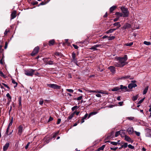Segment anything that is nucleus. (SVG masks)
<instances>
[{"label": "nucleus", "instance_id": "1", "mask_svg": "<svg viewBox=\"0 0 151 151\" xmlns=\"http://www.w3.org/2000/svg\"><path fill=\"white\" fill-rule=\"evenodd\" d=\"M127 55H124V57L119 58H118V62L116 63V66L118 67H122L126 65L127 63L126 61L127 60Z\"/></svg>", "mask_w": 151, "mask_h": 151}, {"label": "nucleus", "instance_id": "2", "mask_svg": "<svg viewBox=\"0 0 151 151\" xmlns=\"http://www.w3.org/2000/svg\"><path fill=\"white\" fill-rule=\"evenodd\" d=\"M120 9L122 11V13L123 14V17H127L129 16V12L127 8L122 7H121Z\"/></svg>", "mask_w": 151, "mask_h": 151}, {"label": "nucleus", "instance_id": "3", "mask_svg": "<svg viewBox=\"0 0 151 151\" xmlns=\"http://www.w3.org/2000/svg\"><path fill=\"white\" fill-rule=\"evenodd\" d=\"M35 71V70L32 69H30L28 70H25L24 74L27 76H32Z\"/></svg>", "mask_w": 151, "mask_h": 151}, {"label": "nucleus", "instance_id": "4", "mask_svg": "<svg viewBox=\"0 0 151 151\" xmlns=\"http://www.w3.org/2000/svg\"><path fill=\"white\" fill-rule=\"evenodd\" d=\"M47 85L49 87L54 89H60L61 88L60 86L55 84H47Z\"/></svg>", "mask_w": 151, "mask_h": 151}, {"label": "nucleus", "instance_id": "5", "mask_svg": "<svg viewBox=\"0 0 151 151\" xmlns=\"http://www.w3.org/2000/svg\"><path fill=\"white\" fill-rule=\"evenodd\" d=\"M39 50V47L38 46L36 47L34 49L32 52L31 54L32 56H34L37 54Z\"/></svg>", "mask_w": 151, "mask_h": 151}, {"label": "nucleus", "instance_id": "6", "mask_svg": "<svg viewBox=\"0 0 151 151\" xmlns=\"http://www.w3.org/2000/svg\"><path fill=\"white\" fill-rule=\"evenodd\" d=\"M23 127L22 125L19 126L18 128V134L19 135H20L23 131Z\"/></svg>", "mask_w": 151, "mask_h": 151}, {"label": "nucleus", "instance_id": "7", "mask_svg": "<svg viewBox=\"0 0 151 151\" xmlns=\"http://www.w3.org/2000/svg\"><path fill=\"white\" fill-rule=\"evenodd\" d=\"M124 139L126 141L130 142L132 143L133 141L129 136L126 135L124 137Z\"/></svg>", "mask_w": 151, "mask_h": 151}, {"label": "nucleus", "instance_id": "8", "mask_svg": "<svg viewBox=\"0 0 151 151\" xmlns=\"http://www.w3.org/2000/svg\"><path fill=\"white\" fill-rule=\"evenodd\" d=\"M72 61L74 63H77V60L76 58V54L74 52H73L72 53Z\"/></svg>", "mask_w": 151, "mask_h": 151}, {"label": "nucleus", "instance_id": "9", "mask_svg": "<svg viewBox=\"0 0 151 151\" xmlns=\"http://www.w3.org/2000/svg\"><path fill=\"white\" fill-rule=\"evenodd\" d=\"M114 132H112L109 134L107 136L106 139H110L113 138L114 137Z\"/></svg>", "mask_w": 151, "mask_h": 151}, {"label": "nucleus", "instance_id": "10", "mask_svg": "<svg viewBox=\"0 0 151 151\" xmlns=\"http://www.w3.org/2000/svg\"><path fill=\"white\" fill-rule=\"evenodd\" d=\"M127 132L129 134H132L134 132V131L133 128L132 127H129L127 130Z\"/></svg>", "mask_w": 151, "mask_h": 151}, {"label": "nucleus", "instance_id": "11", "mask_svg": "<svg viewBox=\"0 0 151 151\" xmlns=\"http://www.w3.org/2000/svg\"><path fill=\"white\" fill-rule=\"evenodd\" d=\"M146 137H150L151 136V130L150 129H147L146 130V133L145 134Z\"/></svg>", "mask_w": 151, "mask_h": 151}, {"label": "nucleus", "instance_id": "12", "mask_svg": "<svg viewBox=\"0 0 151 151\" xmlns=\"http://www.w3.org/2000/svg\"><path fill=\"white\" fill-rule=\"evenodd\" d=\"M137 86V85L136 84L133 83L129 84L128 86V87L129 88L131 89H132L133 87H135Z\"/></svg>", "mask_w": 151, "mask_h": 151}, {"label": "nucleus", "instance_id": "13", "mask_svg": "<svg viewBox=\"0 0 151 151\" xmlns=\"http://www.w3.org/2000/svg\"><path fill=\"white\" fill-rule=\"evenodd\" d=\"M17 12L16 11H14L11 14V19H13L15 18L16 16Z\"/></svg>", "mask_w": 151, "mask_h": 151}, {"label": "nucleus", "instance_id": "14", "mask_svg": "<svg viewBox=\"0 0 151 151\" xmlns=\"http://www.w3.org/2000/svg\"><path fill=\"white\" fill-rule=\"evenodd\" d=\"M120 89L122 90L124 92H125L128 91V89L127 87L126 86H124L122 85H120Z\"/></svg>", "mask_w": 151, "mask_h": 151}, {"label": "nucleus", "instance_id": "15", "mask_svg": "<svg viewBox=\"0 0 151 151\" xmlns=\"http://www.w3.org/2000/svg\"><path fill=\"white\" fill-rule=\"evenodd\" d=\"M125 130H121L119 131L120 134L121 135L122 137H124L126 135L125 133Z\"/></svg>", "mask_w": 151, "mask_h": 151}, {"label": "nucleus", "instance_id": "16", "mask_svg": "<svg viewBox=\"0 0 151 151\" xmlns=\"http://www.w3.org/2000/svg\"><path fill=\"white\" fill-rule=\"evenodd\" d=\"M9 143H6L4 146L3 150L4 151H6L8 149L9 146Z\"/></svg>", "mask_w": 151, "mask_h": 151}, {"label": "nucleus", "instance_id": "17", "mask_svg": "<svg viewBox=\"0 0 151 151\" xmlns=\"http://www.w3.org/2000/svg\"><path fill=\"white\" fill-rule=\"evenodd\" d=\"M108 69L110 70L113 73H114L115 72V68L114 66H111L108 67Z\"/></svg>", "mask_w": 151, "mask_h": 151}, {"label": "nucleus", "instance_id": "18", "mask_svg": "<svg viewBox=\"0 0 151 151\" xmlns=\"http://www.w3.org/2000/svg\"><path fill=\"white\" fill-rule=\"evenodd\" d=\"M88 116V114L87 113H86L85 115L84 116L82 117V119H81V124H82L84 122V120L86 119L87 117Z\"/></svg>", "mask_w": 151, "mask_h": 151}, {"label": "nucleus", "instance_id": "19", "mask_svg": "<svg viewBox=\"0 0 151 151\" xmlns=\"http://www.w3.org/2000/svg\"><path fill=\"white\" fill-rule=\"evenodd\" d=\"M115 15L118 16V17H123V14L122 13L117 12L115 14Z\"/></svg>", "mask_w": 151, "mask_h": 151}, {"label": "nucleus", "instance_id": "20", "mask_svg": "<svg viewBox=\"0 0 151 151\" xmlns=\"http://www.w3.org/2000/svg\"><path fill=\"white\" fill-rule=\"evenodd\" d=\"M110 29L108 30L107 31H106V33L107 34H108L109 33H112L116 29Z\"/></svg>", "mask_w": 151, "mask_h": 151}, {"label": "nucleus", "instance_id": "21", "mask_svg": "<svg viewBox=\"0 0 151 151\" xmlns=\"http://www.w3.org/2000/svg\"><path fill=\"white\" fill-rule=\"evenodd\" d=\"M113 25L114 26H117V27L116 29H118V28L120 27L121 25L119 22H117L114 23L113 24Z\"/></svg>", "mask_w": 151, "mask_h": 151}, {"label": "nucleus", "instance_id": "22", "mask_svg": "<svg viewBox=\"0 0 151 151\" xmlns=\"http://www.w3.org/2000/svg\"><path fill=\"white\" fill-rule=\"evenodd\" d=\"M131 25L129 23L126 24L124 26V29H126L130 28Z\"/></svg>", "mask_w": 151, "mask_h": 151}, {"label": "nucleus", "instance_id": "23", "mask_svg": "<svg viewBox=\"0 0 151 151\" xmlns=\"http://www.w3.org/2000/svg\"><path fill=\"white\" fill-rule=\"evenodd\" d=\"M55 40L54 39L50 40L49 42V45L50 46L53 45L55 43Z\"/></svg>", "mask_w": 151, "mask_h": 151}, {"label": "nucleus", "instance_id": "24", "mask_svg": "<svg viewBox=\"0 0 151 151\" xmlns=\"http://www.w3.org/2000/svg\"><path fill=\"white\" fill-rule=\"evenodd\" d=\"M120 89V87L119 86L116 87L112 89L111 91H115Z\"/></svg>", "mask_w": 151, "mask_h": 151}, {"label": "nucleus", "instance_id": "25", "mask_svg": "<svg viewBox=\"0 0 151 151\" xmlns=\"http://www.w3.org/2000/svg\"><path fill=\"white\" fill-rule=\"evenodd\" d=\"M53 61L52 60H47L45 61V63L49 65H53L54 64L53 63Z\"/></svg>", "mask_w": 151, "mask_h": 151}, {"label": "nucleus", "instance_id": "26", "mask_svg": "<svg viewBox=\"0 0 151 151\" xmlns=\"http://www.w3.org/2000/svg\"><path fill=\"white\" fill-rule=\"evenodd\" d=\"M130 76H125L121 77L120 79L121 80H124L126 79H127L130 78Z\"/></svg>", "mask_w": 151, "mask_h": 151}, {"label": "nucleus", "instance_id": "27", "mask_svg": "<svg viewBox=\"0 0 151 151\" xmlns=\"http://www.w3.org/2000/svg\"><path fill=\"white\" fill-rule=\"evenodd\" d=\"M148 86H146L145 88L144 89V91H143V94H144V95L148 91Z\"/></svg>", "mask_w": 151, "mask_h": 151}, {"label": "nucleus", "instance_id": "28", "mask_svg": "<svg viewBox=\"0 0 151 151\" xmlns=\"http://www.w3.org/2000/svg\"><path fill=\"white\" fill-rule=\"evenodd\" d=\"M116 6H112V7H111L110 8V12H113V11H114L115 10V9H116Z\"/></svg>", "mask_w": 151, "mask_h": 151}, {"label": "nucleus", "instance_id": "29", "mask_svg": "<svg viewBox=\"0 0 151 151\" xmlns=\"http://www.w3.org/2000/svg\"><path fill=\"white\" fill-rule=\"evenodd\" d=\"M74 113H73L71 114L70 115H69L68 118V120H69L71 119L73 117L74 115Z\"/></svg>", "mask_w": 151, "mask_h": 151}, {"label": "nucleus", "instance_id": "30", "mask_svg": "<svg viewBox=\"0 0 151 151\" xmlns=\"http://www.w3.org/2000/svg\"><path fill=\"white\" fill-rule=\"evenodd\" d=\"M138 98V95H137L136 96H133L132 97V100L133 101H136L137 99Z\"/></svg>", "mask_w": 151, "mask_h": 151}, {"label": "nucleus", "instance_id": "31", "mask_svg": "<svg viewBox=\"0 0 151 151\" xmlns=\"http://www.w3.org/2000/svg\"><path fill=\"white\" fill-rule=\"evenodd\" d=\"M18 101L19 106H22V98L21 97H19Z\"/></svg>", "mask_w": 151, "mask_h": 151}, {"label": "nucleus", "instance_id": "32", "mask_svg": "<svg viewBox=\"0 0 151 151\" xmlns=\"http://www.w3.org/2000/svg\"><path fill=\"white\" fill-rule=\"evenodd\" d=\"M133 44V42H131L129 43H126L124 44V46H132Z\"/></svg>", "mask_w": 151, "mask_h": 151}, {"label": "nucleus", "instance_id": "33", "mask_svg": "<svg viewBox=\"0 0 151 151\" xmlns=\"http://www.w3.org/2000/svg\"><path fill=\"white\" fill-rule=\"evenodd\" d=\"M105 145H103L101 147H99L98 149V151H99L100 150H103L105 147Z\"/></svg>", "mask_w": 151, "mask_h": 151}, {"label": "nucleus", "instance_id": "34", "mask_svg": "<svg viewBox=\"0 0 151 151\" xmlns=\"http://www.w3.org/2000/svg\"><path fill=\"white\" fill-rule=\"evenodd\" d=\"M59 133V131H57V132H56L55 133H53V138H55L56 137L57 135H58Z\"/></svg>", "mask_w": 151, "mask_h": 151}, {"label": "nucleus", "instance_id": "35", "mask_svg": "<svg viewBox=\"0 0 151 151\" xmlns=\"http://www.w3.org/2000/svg\"><path fill=\"white\" fill-rule=\"evenodd\" d=\"M89 49L90 50H98V49L96 48V47L95 45L89 48Z\"/></svg>", "mask_w": 151, "mask_h": 151}, {"label": "nucleus", "instance_id": "36", "mask_svg": "<svg viewBox=\"0 0 151 151\" xmlns=\"http://www.w3.org/2000/svg\"><path fill=\"white\" fill-rule=\"evenodd\" d=\"M95 46L96 48L97 47L102 48L103 47V45L101 44L96 45Z\"/></svg>", "mask_w": 151, "mask_h": 151}, {"label": "nucleus", "instance_id": "37", "mask_svg": "<svg viewBox=\"0 0 151 151\" xmlns=\"http://www.w3.org/2000/svg\"><path fill=\"white\" fill-rule=\"evenodd\" d=\"M110 143L114 145H116L117 144H119L118 142H111Z\"/></svg>", "mask_w": 151, "mask_h": 151}, {"label": "nucleus", "instance_id": "38", "mask_svg": "<svg viewBox=\"0 0 151 151\" xmlns=\"http://www.w3.org/2000/svg\"><path fill=\"white\" fill-rule=\"evenodd\" d=\"M12 83L14 84H16V85L14 86V88H15V87H16L17 86V85L18 84L17 83V82H15V81L14 79H12Z\"/></svg>", "mask_w": 151, "mask_h": 151}, {"label": "nucleus", "instance_id": "39", "mask_svg": "<svg viewBox=\"0 0 151 151\" xmlns=\"http://www.w3.org/2000/svg\"><path fill=\"white\" fill-rule=\"evenodd\" d=\"M144 44L147 45H151V43L150 42H147L146 41H145L144 42Z\"/></svg>", "mask_w": 151, "mask_h": 151}, {"label": "nucleus", "instance_id": "40", "mask_svg": "<svg viewBox=\"0 0 151 151\" xmlns=\"http://www.w3.org/2000/svg\"><path fill=\"white\" fill-rule=\"evenodd\" d=\"M88 91L90 93H98V91H95V90H88Z\"/></svg>", "mask_w": 151, "mask_h": 151}, {"label": "nucleus", "instance_id": "41", "mask_svg": "<svg viewBox=\"0 0 151 151\" xmlns=\"http://www.w3.org/2000/svg\"><path fill=\"white\" fill-rule=\"evenodd\" d=\"M82 98H83L82 96H80L78 98H76L75 99V100H77L78 101H79V100H81L82 99Z\"/></svg>", "mask_w": 151, "mask_h": 151}, {"label": "nucleus", "instance_id": "42", "mask_svg": "<svg viewBox=\"0 0 151 151\" xmlns=\"http://www.w3.org/2000/svg\"><path fill=\"white\" fill-rule=\"evenodd\" d=\"M98 93H101L102 94H107V93L105 92V91H98Z\"/></svg>", "mask_w": 151, "mask_h": 151}, {"label": "nucleus", "instance_id": "43", "mask_svg": "<svg viewBox=\"0 0 151 151\" xmlns=\"http://www.w3.org/2000/svg\"><path fill=\"white\" fill-rule=\"evenodd\" d=\"M13 118L12 117V119L10 122L9 123V124L8 127H9L10 126L12 125L13 123Z\"/></svg>", "mask_w": 151, "mask_h": 151}, {"label": "nucleus", "instance_id": "44", "mask_svg": "<svg viewBox=\"0 0 151 151\" xmlns=\"http://www.w3.org/2000/svg\"><path fill=\"white\" fill-rule=\"evenodd\" d=\"M115 38V37L114 36L109 37L108 40H112Z\"/></svg>", "mask_w": 151, "mask_h": 151}, {"label": "nucleus", "instance_id": "45", "mask_svg": "<svg viewBox=\"0 0 151 151\" xmlns=\"http://www.w3.org/2000/svg\"><path fill=\"white\" fill-rule=\"evenodd\" d=\"M66 90L67 91H68L69 92L71 93H73L74 91L72 89H66Z\"/></svg>", "mask_w": 151, "mask_h": 151}, {"label": "nucleus", "instance_id": "46", "mask_svg": "<svg viewBox=\"0 0 151 151\" xmlns=\"http://www.w3.org/2000/svg\"><path fill=\"white\" fill-rule=\"evenodd\" d=\"M128 146V143H124L123 145H122V146H123L124 148H126Z\"/></svg>", "mask_w": 151, "mask_h": 151}, {"label": "nucleus", "instance_id": "47", "mask_svg": "<svg viewBox=\"0 0 151 151\" xmlns=\"http://www.w3.org/2000/svg\"><path fill=\"white\" fill-rule=\"evenodd\" d=\"M78 108L77 106H75L72 108V111H74L75 110L77 109Z\"/></svg>", "mask_w": 151, "mask_h": 151}, {"label": "nucleus", "instance_id": "48", "mask_svg": "<svg viewBox=\"0 0 151 151\" xmlns=\"http://www.w3.org/2000/svg\"><path fill=\"white\" fill-rule=\"evenodd\" d=\"M134 132L135 133L136 135L138 136H140V133L139 132H137L136 131H134Z\"/></svg>", "mask_w": 151, "mask_h": 151}, {"label": "nucleus", "instance_id": "49", "mask_svg": "<svg viewBox=\"0 0 151 151\" xmlns=\"http://www.w3.org/2000/svg\"><path fill=\"white\" fill-rule=\"evenodd\" d=\"M128 146L129 148L131 149H134V146L130 144Z\"/></svg>", "mask_w": 151, "mask_h": 151}, {"label": "nucleus", "instance_id": "50", "mask_svg": "<svg viewBox=\"0 0 151 151\" xmlns=\"http://www.w3.org/2000/svg\"><path fill=\"white\" fill-rule=\"evenodd\" d=\"M119 135H120V133H119V131H117L115 133V137H117Z\"/></svg>", "mask_w": 151, "mask_h": 151}, {"label": "nucleus", "instance_id": "51", "mask_svg": "<svg viewBox=\"0 0 151 151\" xmlns=\"http://www.w3.org/2000/svg\"><path fill=\"white\" fill-rule=\"evenodd\" d=\"M3 49H1V48H0V53L1 54V55L2 56L4 57V53L3 52Z\"/></svg>", "mask_w": 151, "mask_h": 151}, {"label": "nucleus", "instance_id": "52", "mask_svg": "<svg viewBox=\"0 0 151 151\" xmlns=\"http://www.w3.org/2000/svg\"><path fill=\"white\" fill-rule=\"evenodd\" d=\"M117 148H118L117 147H111V148H110V149L111 150H114V151H116Z\"/></svg>", "mask_w": 151, "mask_h": 151}, {"label": "nucleus", "instance_id": "53", "mask_svg": "<svg viewBox=\"0 0 151 151\" xmlns=\"http://www.w3.org/2000/svg\"><path fill=\"white\" fill-rule=\"evenodd\" d=\"M144 99H145V98H143L142 99H141L140 100L138 103V104H141L143 101L144 100Z\"/></svg>", "mask_w": 151, "mask_h": 151}, {"label": "nucleus", "instance_id": "54", "mask_svg": "<svg viewBox=\"0 0 151 151\" xmlns=\"http://www.w3.org/2000/svg\"><path fill=\"white\" fill-rule=\"evenodd\" d=\"M0 75L1 76L5 77V75L1 71H0Z\"/></svg>", "mask_w": 151, "mask_h": 151}, {"label": "nucleus", "instance_id": "55", "mask_svg": "<svg viewBox=\"0 0 151 151\" xmlns=\"http://www.w3.org/2000/svg\"><path fill=\"white\" fill-rule=\"evenodd\" d=\"M73 46V47L75 49H77L78 48V46H77V45H74V44H73L72 45Z\"/></svg>", "mask_w": 151, "mask_h": 151}, {"label": "nucleus", "instance_id": "56", "mask_svg": "<svg viewBox=\"0 0 151 151\" xmlns=\"http://www.w3.org/2000/svg\"><path fill=\"white\" fill-rule=\"evenodd\" d=\"M38 3L37 1H35L32 2V4L33 5H35L37 4H38Z\"/></svg>", "mask_w": 151, "mask_h": 151}, {"label": "nucleus", "instance_id": "57", "mask_svg": "<svg viewBox=\"0 0 151 151\" xmlns=\"http://www.w3.org/2000/svg\"><path fill=\"white\" fill-rule=\"evenodd\" d=\"M7 97L9 98L10 99H11V97L9 93H7L6 95Z\"/></svg>", "mask_w": 151, "mask_h": 151}, {"label": "nucleus", "instance_id": "58", "mask_svg": "<svg viewBox=\"0 0 151 151\" xmlns=\"http://www.w3.org/2000/svg\"><path fill=\"white\" fill-rule=\"evenodd\" d=\"M43 101L42 100H41L39 101V104L40 105H42L43 104Z\"/></svg>", "mask_w": 151, "mask_h": 151}, {"label": "nucleus", "instance_id": "59", "mask_svg": "<svg viewBox=\"0 0 151 151\" xmlns=\"http://www.w3.org/2000/svg\"><path fill=\"white\" fill-rule=\"evenodd\" d=\"M2 84L6 87L8 89H9V87L6 84L4 83H2Z\"/></svg>", "mask_w": 151, "mask_h": 151}, {"label": "nucleus", "instance_id": "60", "mask_svg": "<svg viewBox=\"0 0 151 151\" xmlns=\"http://www.w3.org/2000/svg\"><path fill=\"white\" fill-rule=\"evenodd\" d=\"M9 127H8L6 129V134L7 135L8 134V132H9Z\"/></svg>", "mask_w": 151, "mask_h": 151}, {"label": "nucleus", "instance_id": "61", "mask_svg": "<svg viewBox=\"0 0 151 151\" xmlns=\"http://www.w3.org/2000/svg\"><path fill=\"white\" fill-rule=\"evenodd\" d=\"M92 115H95L97 113V112L96 111L92 112L91 113Z\"/></svg>", "mask_w": 151, "mask_h": 151}, {"label": "nucleus", "instance_id": "62", "mask_svg": "<svg viewBox=\"0 0 151 151\" xmlns=\"http://www.w3.org/2000/svg\"><path fill=\"white\" fill-rule=\"evenodd\" d=\"M96 95L97 97H101V95L99 93H97L96 94Z\"/></svg>", "mask_w": 151, "mask_h": 151}, {"label": "nucleus", "instance_id": "63", "mask_svg": "<svg viewBox=\"0 0 151 151\" xmlns=\"http://www.w3.org/2000/svg\"><path fill=\"white\" fill-rule=\"evenodd\" d=\"M123 103V101L120 102H119L118 104L120 106H122V105Z\"/></svg>", "mask_w": 151, "mask_h": 151}, {"label": "nucleus", "instance_id": "64", "mask_svg": "<svg viewBox=\"0 0 151 151\" xmlns=\"http://www.w3.org/2000/svg\"><path fill=\"white\" fill-rule=\"evenodd\" d=\"M119 17H117V18H115V19L113 20L114 21V22H116V21H117L118 20V19H119Z\"/></svg>", "mask_w": 151, "mask_h": 151}]
</instances>
